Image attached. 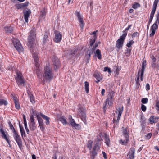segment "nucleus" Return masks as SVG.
Listing matches in <instances>:
<instances>
[{
	"label": "nucleus",
	"mask_w": 159,
	"mask_h": 159,
	"mask_svg": "<svg viewBox=\"0 0 159 159\" xmlns=\"http://www.w3.org/2000/svg\"><path fill=\"white\" fill-rule=\"evenodd\" d=\"M37 74L38 77L42 80L43 79V80H49L52 79L53 77L52 70L50 67L48 66H46L45 68L44 73L42 77L39 74V73H37Z\"/></svg>",
	"instance_id": "obj_1"
},
{
	"label": "nucleus",
	"mask_w": 159,
	"mask_h": 159,
	"mask_svg": "<svg viewBox=\"0 0 159 159\" xmlns=\"http://www.w3.org/2000/svg\"><path fill=\"white\" fill-rule=\"evenodd\" d=\"M146 65V61L143 60L142 61V67L141 68H139V71L138 72L137 78L135 80L136 83L138 85H139V77H140V80L141 81H142L143 80L144 72L145 69Z\"/></svg>",
	"instance_id": "obj_2"
},
{
	"label": "nucleus",
	"mask_w": 159,
	"mask_h": 159,
	"mask_svg": "<svg viewBox=\"0 0 159 159\" xmlns=\"http://www.w3.org/2000/svg\"><path fill=\"white\" fill-rule=\"evenodd\" d=\"M114 93L111 91L110 92L108 95L107 98L106 100L105 103L103 106V109L105 110L106 107H109L112 105L114 101Z\"/></svg>",
	"instance_id": "obj_3"
},
{
	"label": "nucleus",
	"mask_w": 159,
	"mask_h": 159,
	"mask_svg": "<svg viewBox=\"0 0 159 159\" xmlns=\"http://www.w3.org/2000/svg\"><path fill=\"white\" fill-rule=\"evenodd\" d=\"M35 37V30H31L30 33V34L28 38V45L30 47H31L34 43V39Z\"/></svg>",
	"instance_id": "obj_4"
},
{
	"label": "nucleus",
	"mask_w": 159,
	"mask_h": 159,
	"mask_svg": "<svg viewBox=\"0 0 159 159\" xmlns=\"http://www.w3.org/2000/svg\"><path fill=\"white\" fill-rule=\"evenodd\" d=\"M16 76L15 77V79L16 80L17 84L18 85H24L25 82L22 76V74L19 71L17 70H16Z\"/></svg>",
	"instance_id": "obj_5"
},
{
	"label": "nucleus",
	"mask_w": 159,
	"mask_h": 159,
	"mask_svg": "<svg viewBox=\"0 0 159 159\" xmlns=\"http://www.w3.org/2000/svg\"><path fill=\"white\" fill-rule=\"evenodd\" d=\"M123 134V137H124L125 139H122L120 140V142L122 145H125L126 144L129 140V135L127 133V130L126 129L122 130Z\"/></svg>",
	"instance_id": "obj_6"
},
{
	"label": "nucleus",
	"mask_w": 159,
	"mask_h": 159,
	"mask_svg": "<svg viewBox=\"0 0 159 159\" xmlns=\"http://www.w3.org/2000/svg\"><path fill=\"white\" fill-rule=\"evenodd\" d=\"M127 32H125V33L123 34L120 38L117 40L116 43V47L118 48H120L122 47Z\"/></svg>",
	"instance_id": "obj_7"
},
{
	"label": "nucleus",
	"mask_w": 159,
	"mask_h": 159,
	"mask_svg": "<svg viewBox=\"0 0 159 159\" xmlns=\"http://www.w3.org/2000/svg\"><path fill=\"white\" fill-rule=\"evenodd\" d=\"M14 45L16 50L19 53L23 51V48L19 41L17 39H14L13 41Z\"/></svg>",
	"instance_id": "obj_8"
},
{
	"label": "nucleus",
	"mask_w": 159,
	"mask_h": 159,
	"mask_svg": "<svg viewBox=\"0 0 159 159\" xmlns=\"http://www.w3.org/2000/svg\"><path fill=\"white\" fill-rule=\"evenodd\" d=\"M69 124L72 127L75 129H80L81 126L79 124L75 123L74 119L72 118V117L70 116L69 117Z\"/></svg>",
	"instance_id": "obj_9"
},
{
	"label": "nucleus",
	"mask_w": 159,
	"mask_h": 159,
	"mask_svg": "<svg viewBox=\"0 0 159 159\" xmlns=\"http://www.w3.org/2000/svg\"><path fill=\"white\" fill-rule=\"evenodd\" d=\"M123 110V106H120L116 109V115L117 116V119L116 120V123L117 124L119 121L121 116V114L122 113Z\"/></svg>",
	"instance_id": "obj_10"
},
{
	"label": "nucleus",
	"mask_w": 159,
	"mask_h": 159,
	"mask_svg": "<svg viewBox=\"0 0 159 159\" xmlns=\"http://www.w3.org/2000/svg\"><path fill=\"white\" fill-rule=\"evenodd\" d=\"M62 39V35L60 32L56 31L55 34V37L54 41L56 43H59L61 41Z\"/></svg>",
	"instance_id": "obj_11"
},
{
	"label": "nucleus",
	"mask_w": 159,
	"mask_h": 159,
	"mask_svg": "<svg viewBox=\"0 0 159 159\" xmlns=\"http://www.w3.org/2000/svg\"><path fill=\"white\" fill-rule=\"evenodd\" d=\"M157 22H155L152 25L150 30V33L149 34L150 36L152 37L154 35L156 30L157 28Z\"/></svg>",
	"instance_id": "obj_12"
},
{
	"label": "nucleus",
	"mask_w": 159,
	"mask_h": 159,
	"mask_svg": "<svg viewBox=\"0 0 159 159\" xmlns=\"http://www.w3.org/2000/svg\"><path fill=\"white\" fill-rule=\"evenodd\" d=\"M76 16L77 17L79 22L80 23V25L81 28H83L84 26V23L83 21L82 16L78 12L75 13Z\"/></svg>",
	"instance_id": "obj_13"
},
{
	"label": "nucleus",
	"mask_w": 159,
	"mask_h": 159,
	"mask_svg": "<svg viewBox=\"0 0 159 159\" xmlns=\"http://www.w3.org/2000/svg\"><path fill=\"white\" fill-rule=\"evenodd\" d=\"M78 113L81 117L84 118L85 117V108L83 107H81L78 109Z\"/></svg>",
	"instance_id": "obj_14"
},
{
	"label": "nucleus",
	"mask_w": 159,
	"mask_h": 159,
	"mask_svg": "<svg viewBox=\"0 0 159 159\" xmlns=\"http://www.w3.org/2000/svg\"><path fill=\"white\" fill-rule=\"evenodd\" d=\"M30 122L29 124V127L30 130H34L36 128L35 122L34 120V117L33 116H31L30 117Z\"/></svg>",
	"instance_id": "obj_15"
},
{
	"label": "nucleus",
	"mask_w": 159,
	"mask_h": 159,
	"mask_svg": "<svg viewBox=\"0 0 159 159\" xmlns=\"http://www.w3.org/2000/svg\"><path fill=\"white\" fill-rule=\"evenodd\" d=\"M37 117L40 129L42 131H43L45 129V127L43 120L41 118H40L39 117V116L37 115Z\"/></svg>",
	"instance_id": "obj_16"
},
{
	"label": "nucleus",
	"mask_w": 159,
	"mask_h": 159,
	"mask_svg": "<svg viewBox=\"0 0 159 159\" xmlns=\"http://www.w3.org/2000/svg\"><path fill=\"white\" fill-rule=\"evenodd\" d=\"M12 97L14 101L16 108L17 109H20V106L18 102V99L17 97L15 95H12Z\"/></svg>",
	"instance_id": "obj_17"
},
{
	"label": "nucleus",
	"mask_w": 159,
	"mask_h": 159,
	"mask_svg": "<svg viewBox=\"0 0 159 159\" xmlns=\"http://www.w3.org/2000/svg\"><path fill=\"white\" fill-rule=\"evenodd\" d=\"M31 13V11L29 10L28 11H25L24 12V16L25 21L26 22H28V18Z\"/></svg>",
	"instance_id": "obj_18"
},
{
	"label": "nucleus",
	"mask_w": 159,
	"mask_h": 159,
	"mask_svg": "<svg viewBox=\"0 0 159 159\" xmlns=\"http://www.w3.org/2000/svg\"><path fill=\"white\" fill-rule=\"evenodd\" d=\"M159 119L158 117H154L153 116H151L149 119V120L150 123L152 124L158 121V120Z\"/></svg>",
	"instance_id": "obj_19"
},
{
	"label": "nucleus",
	"mask_w": 159,
	"mask_h": 159,
	"mask_svg": "<svg viewBox=\"0 0 159 159\" xmlns=\"http://www.w3.org/2000/svg\"><path fill=\"white\" fill-rule=\"evenodd\" d=\"M40 115L44 119V120H45L46 124L47 125H48L50 123V121H49L50 118L49 117L43 114H42L41 113H40Z\"/></svg>",
	"instance_id": "obj_20"
},
{
	"label": "nucleus",
	"mask_w": 159,
	"mask_h": 159,
	"mask_svg": "<svg viewBox=\"0 0 159 159\" xmlns=\"http://www.w3.org/2000/svg\"><path fill=\"white\" fill-rule=\"evenodd\" d=\"M94 56L97 57L99 59H100L101 58L102 56L101 51L99 49H97L94 52Z\"/></svg>",
	"instance_id": "obj_21"
},
{
	"label": "nucleus",
	"mask_w": 159,
	"mask_h": 159,
	"mask_svg": "<svg viewBox=\"0 0 159 159\" xmlns=\"http://www.w3.org/2000/svg\"><path fill=\"white\" fill-rule=\"evenodd\" d=\"M58 119L64 125H66L67 123L66 120L63 116L58 117Z\"/></svg>",
	"instance_id": "obj_22"
},
{
	"label": "nucleus",
	"mask_w": 159,
	"mask_h": 159,
	"mask_svg": "<svg viewBox=\"0 0 159 159\" xmlns=\"http://www.w3.org/2000/svg\"><path fill=\"white\" fill-rule=\"evenodd\" d=\"M33 57L35 62V64L36 66H38V63H39V58L38 55L37 54H34L33 55Z\"/></svg>",
	"instance_id": "obj_23"
},
{
	"label": "nucleus",
	"mask_w": 159,
	"mask_h": 159,
	"mask_svg": "<svg viewBox=\"0 0 159 159\" xmlns=\"http://www.w3.org/2000/svg\"><path fill=\"white\" fill-rule=\"evenodd\" d=\"M46 14V11L44 9H43L41 11L40 18L41 19H44L45 18Z\"/></svg>",
	"instance_id": "obj_24"
},
{
	"label": "nucleus",
	"mask_w": 159,
	"mask_h": 159,
	"mask_svg": "<svg viewBox=\"0 0 159 159\" xmlns=\"http://www.w3.org/2000/svg\"><path fill=\"white\" fill-rule=\"evenodd\" d=\"M94 77L97 80V82H98L102 80V78L100 74L97 73L94 75Z\"/></svg>",
	"instance_id": "obj_25"
},
{
	"label": "nucleus",
	"mask_w": 159,
	"mask_h": 159,
	"mask_svg": "<svg viewBox=\"0 0 159 159\" xmlns=\"http://www.w3.org/2000/svg\"><path fill=\"white\" fill-rule=\"evenodd\" d=\"M0 131L2 134V137L7 141V143H9V140L7 138L6 135L5 134L4 131H3L2 129H0Z\"/></svg>",
	"instance_id": "obj_26"
},
{
	"label": "nucleus",
	"mask_w": 159,
	"mask_h": 159,
	"mask_svg": "<svg viewBox=\"0 0 159 159\" xmlns=\"http://www.w3.org/2000/svg\"><path fill=\"white\" fill-rule=\"evenodd\" d=\"M4 29L5 31L8 33H11L13 30V27L11 26L6 27Z\"/></svg>",
	"instance_id": "obj_27"
},
{
	"label": "nucleus",
	"mask_w": 159,
	"mask_h": 159,
	"mask_svg": "<svg viewBox=\"0 0 159 159\" xmlns=\"http://www.w3.org/2000/svg\"><path fill=\"white\" fill-rule=\"evenodd\" d=\"M93 53V51H88L87 54L85 55V58L87 60H88L90 58V56Z\"/></svg>",
	"instance_id": "obj_28"
},
{
	"label": "nucleus",
	"mask_w": 159,
	"mask_h": 159,
	"mask_svg": "<svg viewBox=\"0 0 159 159\" xmlns=\"http://www.w3.org/2000/svg\"><path fill=\"white\" fill-rule=\"evenodd\" d=\"M89 83L87 81H85L84 82V88L85 90L87 93H89Z\"/></svg>",
	"instance_id": "obj_29"
},
{
	"label": "nucleus",
	"mask_w": 159,
	"mask_h": 159,
	"mask_svg": "<svg viewBox=\"0 0 159 159\" xmlns=\"http://www.w3.org/2000/svg\"><path fill=\"white\" fill-rule=\"evenodd\" d=\"M105 142L107 146H109L110 143V139L109 136L107 134H105Z\"/></svg>",
	"instance_id": "obj_30"
},
{
	"label": "nucleus",
	"mask_w": 159,
	"mask_h": 159,
	"mask_svg": "<svg viewBox=\"0 0 159 159\" xmlns=\"http://www.w3.org/2000/svg\"><path fill=\"white\" fill-rule=\"evenodd\" d=\"M129 156L130 159H134V151L133 149H132L131 151L129 152Z\"/></svg>",
	"instance_id": "obj_31"
},
{
	"label": "nucleus",
	"mask_w": 159,
	"mask_h": 159,
	"mask_svg": "<svg viewBox=\"0 0 159 159\" xmlns=\"http://www.w3.org/2000/svg\"><path fill=\"white\" fill-rule=\"evenodd\" d=\"M53 64L55 66V68L57 69L60 66L59 61L57 60L56 61H55L53 62Z\"/></svg>",
	"instance_id": "obj_32"
},
{
	"label": "nucleus",
	"mask_w": 159,
	"mask_h": 159,
	"mask_svg": "<svg viewBox=\"0 0 159 159\" xmlns=\"http://www.w3.org/2000/svg\"><path fill=\"white\" fill-rule=\"evenodd\" d=\"M19 127H20V131L21 134V135L22 136H23L25 134V131L24 130L23 128V127H21L20 124L19 125Z\"/></svg>",
	"instance_id": "obj_33"
},
{
	"label": "nucleus",
	"mask_w": 159,
	"mask_h": 159,
	"mask_svg": "<svg viewBox=\"0 0 159 159\" xmlns=\"http://www.w3.org/2000/svg\"><path fill=\"white\" fill-rule=\"evenodd\" d=\"M97 38L96 36L95 35L93 36V39H91L90 42V45L91 46H92L93 43L95 42V40Z\"/></svg>",
	"instance_id": "obj_34"
},
{
	"label": "nucleus",
	"mask_w": 159,
	"mask_h": 159,
	"mask_svg": "<svg viewBox=\"0 0 159 159\" xmlns=\"http://www.w3.org/2000/svg\"><path fill=\"white\" fill-rule=\"evenodd\" d=\"M134 42L132 40H130L129 41V42L126 44V46L128 47H130L131 45L133 44Z\"/></svg>",
	"instance_id": "obj_35"
},
{
	"label": "nucleus",
	"mask_w": 159,
	"mask_h": 159,
	"mask_svg": "<svg viewBox=\"0 0 159 159\" xmlns=\"http://www.w3.org/2000/svg\"><path fill=\"white\" fill-rule=\"evenodd\" d=\"M7 104V102L6 100L0 99V105H2V104H4L5 105H6Z\"/></svg>",
	"instance_id": "obj_36"
},
{
	"label": "nucleus",
	"mask_w": 159,
	"mask_h": 159,
	"mask_svg": "<svg viewBox=\"0 0 159 159\" xmlns=\"http://www.w3.org/2000/svg\"><path fill=\"white\" fill-rule=\"evenodd\" d=\"M16 141L18 144L19 148H20L22 146V142L20 138L17 140H16Z\"/></svg>",
	"instance_id": "obj_37"
},
{
	"label": "nucleus",
	"mask_w": 159,
	"mask_h": 159,
	"mask_svg": "<svg viewBox=\"0 0 159 159\" xmlns=\"http://www.w3.org/2000/svg\"><path fill=\"white\" fill-rule=\"evenodd\" d=\"M30 102L32 103H34L35 102V101L34 100V96L32 95H31L30 96Z\"/></svg>",
	"instance_id": "obj_38"
},
{
	"label": "nucleus",
	"mask_w": 159,
	"mask_h": 159,
	"mask_svg": "<svg viewBox=\"0 0 159 159\" xmlns=\"http://www.w3.org/2000/svg\"><path fill=\"white\" fill-rule=\"evenodd\" d=\"M48 35L47 34H44L43 39V43H45L47 40Z\"/></svg>",
	"instance_id": "obj_39"
},
{
	"label": "nucleus",
	"mask_w": 159,
	"mask_h": 159,
	"mask_svg": "<svg viewBox=\"0 0 159 159\" xmlns=\"http://www.w3.org/2000/svg\"><path fill=\"white\" fill-rule=\"evenodd\" d=\"M14 137L16 141L20 138V137L16 132L14 133Z\"/></svg>",
	"instance_id": "obj_40"
},
{
	"label": "nucleus",
	"mask_w": 159,
	"mask_h": 159,
	"mask_svg": "<svg viewBox=\"0 0 159 159\" xmlns=\"http://www.w3.org/2000/svg\"><path fill=\"white\" fill-rule=\"evenodd\" d=\"M9 126L10 128L12 130V131L14 133L16 132V131L14 129V128L11 124L9 123Z\"/></svg>",
	"instance_id": "obj_41"
},
{
	"label": "nucleus",
	"mask_w": 159,
	"mask_h": 159,
	"mask_svg": "<svg viewBox=\"0 0 159 159\" xmlns=\"http://www.w3.org/2000/svg\"><path fill=\"white\" fill-rule=\"evenodd\" d=\"M92 142L91 140H89L87 143V146L88 148H90L92 147Z\"/></svg>",
	"instance_id": "obj_42"
},
{
	"label": "nucleus",
	"mask_w": 159,
	"mask_h": 159,
	"mask_svg": "<svg viewBox=\"0 0 159 159\" xmlns=\"http://www.w3.org/2000/svg\"><path fill=\"white\" fill-rule=\"evenodd\" d=\"M148 99L147 98H143L142 99L141 102L143 104H145L147 103Z\"/></svg>",
	"instance_id": "obj_43"
},
{
	"label": "nucleus",
	"mask_w": 159,
	"mask_h": 159,
	"mask_svg": "<svg viewBox=\"0 0 159 159\" xmlns=\"http://www.w3.org/2000/svg\"><path fill=\"white\" fill-rule=\"evenodd\" d=\"M103 71H107L108 73H110L111 72L110 69L108 67H105L104 68Z\"/></svg>",
	"instance_id": "obj_44"
},
{
	"label": "nucleus",
	"mask_w": 159,
	"mask_h": 159,
	"mask_svg": "<svg viewBox=\"0 0 159 159\" xmlns=\"http://www.w3.org/2000/svg\"><path fill=\"white\" fill-rule=\"evenodd\" d=\"M157 1L155 0L153 4L152 9L156 10V7L157 4Z\"/></svg>",
	"instance_id": "obj_45"
},
{
	"label": "nucleus",
	"mask_w": 159,
	"mask_h": 159,
	"mask_svg": "<svg viewBox=\"0 0 159 159\" xmlns=\"http://www.w3.org/2000/svg\"><path fill=\"white\" fill-rule=\"evenodd\" d=\"M156 16L157 17V20L155 22H157V24H158L159 21V11L157 12Z\"/></svg>",
	"instance_id": "obj_46"
},
{
	"label": "nucleus",
	"mask_w": 159,
	"mask_h": 159,
	"mask_svg": "<svg viewBox=\"0 0 159 159\" xmlns=\"http://www.w3.org/2000/svg\"><path fill=\"white\" fill-rule=\"evenodd\" d=\"M15 6L17 9H20L21 8H23L22 4H16Z\"/></svg>",
	"instance_id": "obj_47"
},
{
	"label": "nucleus",
	"mask_w": 159,
	"mask_h": 159,
	"mask_svg": "<svg viewBox=\"0 0 159 159\" xmlns=\"http://www.w3.org/2000/svg\"><path fill=\"white\" fill-rule=\"evenodd\" d=\"M156 110L158 112H159V101L156 102Z\"/></svg>",
	"instance_id": "obj_48"
},
{
	"label": "nucleus",
	"mask_w": 159,
	"mask_h": 159,
	"mask_svg": "<svg viewBox=\"0 0 159 159\" xmlns=\"http://www.w3.org/2000/svg\"><path fill=\"white\" fill-rule=\"evenodd\" d=\"M24 126H25V128L26 130V132L27 134H29V129L28 128V127H27V123H24Z\"/></svg>",
	"instance_id": "obj_49"
},
{
	"label": "nucleus",
	"mask_w": 159,
	"mask_h": 159,
	"mask_svg": "<svg viewBox=\"0 0 159 159\" xmlns=\"http://www.w3.org/2000/svg\"><path fill=\"white\" fill-rule=\"evenodd\" d=\"M140 6V5L138 3H136L134 4L133 6V8L134 9H136L138 7H139Z\"/></svg>",
	"instance_id": "obj_50"
},
{
	"label": "nucleus",
	"mask_w": 159,
	"mask_h": 159,
	"mask_svg": "<svg viewBox=\"0 0 159 159\" xmlns=\"http://www.w3.org/2000/svg\"><path fill=\"white\" fill-rule=\"evenodd\" d=\"M141 109L143 111H145L146 109V107L143 104L141 105Z\"/></svg>",
	"instance_id": "obj_51"
},
{
	"label": "nucleus",
	"mask_w": 159,
	"mask_h": 159,
	"mask_svg": "<svg viewBox=\"0 0 159 159\" xmlns=\"http://www.w3.org/2000/svg\"><path fill=\"white\" fill-rule=\"evenodd\" d=\"M156 11L155 9H152V10L151 12V13L150 14V16L152 17H153L154 15V13H155Z\"/></svg>",
	"instance_id": "obj_52"
},
{
	"label": "nucleus",
	"mask_w": 159,
	"mask_h": 159,
	"mask_svg": "<svg viewBox=\"0 0 159 159\" xmlns=\"http://www.w3.org/2000/svg\"><path fill=\"white\" fill-rule=\"evenodd\" d=\"M29 4V2H26L24 3H22V6L23 8L26 7L28 6Z\"/></svg>",
	"instance_id": "obj_53"
},
{
	"label": "nucleus",
	"mask_w": 159,
	"mask_h": 159,
	"mask_svg": "<svg viewBox=\"0 0 159 159\" xmlns=\"http://www.w3.org/2000/svg\"><path fill=\"white\" fill-rule=\"evenodd\" d=\"M99 149V147L98 145H96L95 147L94 148V150L95 151H97Z\"/></svg>",
	"instance_id": "obj_54"
},
{
	"label": "nucleus",
	"mask_w": 159,
	"mask_h": 159,
	"mask_svg": "<svg viewBox=\"0 0 159 159\" xmlns=\"http://www.w3.org/2000/svg\"><path fill=\"white\" fill-rule=\"evenodd\" d=\"M151 135H152V134L150 133H149V134H148L146 136V138L148 139H150L151 138Z\"/></svg>",
	"instance_id": "obj_55"
},
{
	"label": "nucleus",
	"mask_w": 159,
	"mask_h": 159,
	"mask_svg": "<svg viewBox=\"0 0 159 159\" xmlns=\"http://www.w3.org/2000/svg\"><path fill=\"white\" fill-rule=\"evenodd\" d=\"M138 35V33L137 32H136L133 34L132 35V37L133 38L135 37H136Z\"/></svg>",
	"instance_id": "obj_56"
},
{
	"label": "nucleus",
	"mask_w": 159,
	"mask_h": 159,
	"mask_svg": "<svg viewBox=\"0 0 159 159\" xmlns=\"http://www.w3.org/2000/svg\"><path fill=\"white\" fill-rule=\"evenodd\" d=\"M146 90H149L150 89V86L149 84L147 83L146 85Z\"/></svg>",
	"instance_id": "obj_57"
},
{
	"label": "nucleus",
	"mask_w": 159,
	"mask_h": 159,
	"mask_svg": "<svg viewBox=\"0 0 159 159\" xmlns=\"http://www.w3.org/2000/svg\"><path fill=\"white\" fill-rule=\"evenodd\" d=\"M100 43V42H98V43H95V47H93V50H94L95 48L97 47L98 45V44Z\"/></svg>",
	"instance_id": "obj_58"
},
{
	"label": "nucleus",
	"mask_w": 159,
	"mask_h": 159,
	"mask_svg": "<svg viewBox=\"0 0 159 159\" xmlns=\"http://www.w3.org/2000/svg\"><path fill=\"white\" fill-rule=\"evenodd\" d=\"M105 93V90L104 89H102L101 91V94L102 95L104 96Z\"/></svg>",
	"instance_id": "obj_59"
},
{
	"label": "nucleus",
	"mask_w": 159,
	"mask_h": 159,
	"mask_svg": "<svg viewBox=\"0 0 159 159\" xmlns=\"http://www.w3.org/2000/svg\"><path fill=\"white\" fill-rule=\"evenodd\" d=\"M23 118L24 123H27L26 118L25 116L24 115H23Z\"/></svg>",
	"instance_id": "obj_60"
},
{
	"label": "nucleus",
	"mask_w": 159,
	"mask_h": 159,
	"mask_svg": "<svg viewBox=\"0 0 159 159\" xmlns=\"http://www.w3.org/2000/svg\"><path fill=\"white\" fill-rule=\"evenodd\" d=\"M102 154L103 156V157L105 159H106L107 158V156L106 155V153L104 152H102Z\"/></svg>",
	"instance_id": "obj_61"
},
{
	"label": "nucleus",
	"mask_w": 159,
	"mask_h": 159,
	"mask_svg": "<svg viewBox=\"0 0 159 159\" xmlns=\"http://www.w3.org/2000/svg\"><path fill=\"white\" fill-rule=\"evenodd\" d=\"M152 59V61L154 62H155L156 61V58L153 56H152L151 57Z\"/></svg>",
	"instance_id": "obj_62"
},
{
	"label": "nucleus",
	"mask_w": 159,
	"mask_h": 159,
	"mask_svg": "<svg viewBox=\"0 0 159 159\" xmlns=\"http://www.w3.org/2000/svg\"><path fill=\"white\" fill-rule=\"evenodd\" d=\"M131 26V25H130L129 26H128L127 28H126V29H125V31L124 32H123L124 33H125V32H127L125 31H126V30H128L130 28V27Z\"/></svg>",
	"instance_id": "obj_63"
},
{
	"label": "nucleus",
	"mask_w": 159,
	"mask_h": 159,
	"mask_svg": "<svg viewBox=\"0 0 159 159\" xmlns=\"http://www.w3.org/2000/svg\"><path fill=\"white\" fill-rule=\"evenodd\" d=\"M153 17L150 16V18L149 20V23H151L152 20L153 19Z\"/></svg>",
	"instance_id": "obj_64"
}]
</instances>
